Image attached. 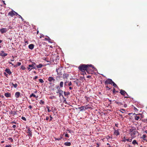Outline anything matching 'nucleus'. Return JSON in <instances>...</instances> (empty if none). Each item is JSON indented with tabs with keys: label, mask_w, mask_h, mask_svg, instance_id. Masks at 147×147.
I'll list each match as a JSON object with an SVG mask.
<instances>
[{
	"label": "nucleus",
	"mask_w": 147,
	"mask_h": 147,
	"mask_svg": "<svg viewBox=\"0 0 147 147\" xmlns=\"http://www.w3.org/2000/svg\"><path fill=\"white\" fill-rule=\"evenodd\" d=\"M90 68H92V69L94 68V67L91 64H82L80 65L78 67V68L80 71L82 72H84L86 71L88 73L89 70L90 69Z\"/></svg>",
	"instance_id": "f257e3e1"
},
{
	"label": "nucleus",
	"mask_w": 147,
	"mask_h": 147,
	"mask_svg": "<svg viewBox=\"0 0 147 147\" xmlns=\"http://www.w3.org/2000/svg\"><path fill=\"white\" fill-rule=\"evenodd\" d=\"M129 133L130 134L131 138L132 139L136 137V134L138 133L136 128L134 127H132L129 129Z\"/></svg>",
	"instance_id": "f03ea898"
},
{
	"label": "nucleus",
	"mask_w": 147,
	"mask_h": 147,
	"mask_svg": "<svg viewBox=\"0 0 147 147\" xmlns=\"http://www.w3.org/2000/svg\"><path fill=\"white\" fill-rule=\"evenodd\" d=\"M63 67H59L56 69V71L57 72V75H59L60 76L62 75V73L61 71Z\"/></svg>",
	"instance_id": "7ed1b4c3"
},
{
	"label": "nucleus",
	"mask_w": 147,
	"mask_h": 147,
	"mask_svg": "<svg viewBox=\"0 0 147 147\" xmlns=\"http://www.w3.org/2000/svg\"><path fill=\"white\" fill-rule=\"evenodd\" d=\"M132 139H129L127 137L124 136L123 138L121 141L123 142H125L126 141H128L129 142H131L132 141Z\"/></svg>",
	"instance_id": "20e7f679"
},
{
	"label": "nucleus",
	"mask_w": 147,
	"mask_h": 147,
	"mask_svg": "<svg viewBox=\"0 0 147 147\" xmlns=\"http://www.w3.org/2000/svg\"><path fill=\"white\" fill-rule=\"evenodd\" d=\"M48 80L50 82V84L55 83V79L53 77L51 76L49 77Z\"/></svg>",
	"instance_id": "39448f33"
},
{
	"label": "nucleus",
	"mask_w": 147,
	"mask_h": 147,
	"mask_svg": "<svg viewBox=\"0 0 147 147\" xmlns=\"http://www.w3.org/2000/svg\"><path fill=\"white\" fill-rule=\"evenodd\" d=\"M113 82V81L111 79H108L105 81V83L106 84H112Z\"/></svg>",
	"instance_id": "423d86ee"
},
{
	"label": "nucleus",
	"mask_w": 147,
	"mask_h": 147,
	"mask_svg": "<svg viewBox=\"0 0 147 147\" xmlns=\"http://www.w3.org/2000/svg\"><path fill=\"white\" fill-rule=\"evenodd\" d=\"M8 29H7L6 28H2L0 29V31L2 34H3L6 32Z\"/></svg>",
	"instance_id": "0eeeda50"
},
{
	"label": "nucleus",
	"mask_w": 147,
	"mask_h": 147,
	"mask_svg": "<svg viewBox=\"0 0 147 147\" xmlns=\"http://www.w3.org/2000/svg\"><path fill=\"white\" fill-rule=\"evenodd\" d=\"M14 12L15 11L12 10L11 11L9 12L8 13V15L9 16H10L11 17H13V16L15 15Z\"/></svg>",
	"instance_id": "6e6552de"
},
{
	"label": "nucleus",
	"mask_w": 147,
	"mask_h": 147,
	"mask_svg": "<svg viewBox=\"0 0 147 147\" xmlns=\"http://www.w3.org/2000/svg\"><path fill=\"white\" fill-rule=\"evenodd\" d=\"M114 135L116 136H117L119 135V130H115L114 131Z\"/></svg>",
	"instance_id": "1a4fd4ad"
},
{
	"label": "nucleus",
	"mask_w": 147,
	"mask_h": 147,
	"mask_svg": "<svg viewBox=\"0 0 147 147\" xmlns=\"http://www.w3.org/2000/svg\"><path fill=\"white\" fill-rule=\"evenodd\" d=\"M113 101L116 104H117L119 105L120 106L121 105H123V103L120 102H119V101H117V100H114Z\"/></svg>",
	"instance_id": "9d476101"
},
{
	"label": "nucleus",
	"mask_w": 147,
	"mask_h": 147,
	"mask_svg": "<svg viewBox=\"0 0 147 147\" xmlns=\"http://www.w3.org/2000/svg\"><path fill=\"white\" fill-rule=\"evenodd\" d=\"M20 93L19 92H16L15 94V96L16 98H18L21 97L20 95Z\"/></svg>",
	"instance_id": "9b49d317"
},
{
	"label": "nucleus",
	"mask_w": 147,
	"mask_h": 147,
	"mask_svg": "<svg viewBox=\"0 0 147 147\" xmlns=\"http://www.w3.org/2000/svg\"><path fill=\"white\" fill-rule=\"evenodd\" d=\"M121 95L125 96L126 92L124 90L121 89L120 92Z\"/></svg>",
	"instance_id": "f8f14e48"
},
{
	"label": "nucleus",
	"mask_w": 147,
	"mask_h": 147,
	"mask_svg": "<svg viewBox=\"0 0 147 147\" xmlns=\"http://www.w3.org/2000/svg\"><path fill=\"white\" fill-rule=\"evenodd\" d=\"M63 92L62 90H58V93L59 94V96H61L63 98H64V97L63 96V95L62 94L63 93Z\"/></svg>",
	"instance_id": "ddd939ff"
},
{
	"label": "nucleus",
	"mask_w": 147,
	"mask_h": 147,
	"mask_svg": "<svg viewBox=\"0 0 147 147\" xmlns=\"http://www.w3.org/2000/svg\"><path fill=\"white\" fill-rule=\"evenodd\" d=\"M27 133L28 134L29 136H32V133L31 131L30 130V128H28V129Z\"/></svg>",
	"instance_id": "4468645a"
},
{
	"label": "nucleus",
	"mask_w": 147,
	"mask_h": 147,
	"mask_svg": "<svg viewBox=\"0 0 147 147\" xmlns=\"http://www.w3.org/2000/svg\"><path fill=\"white\" fill-rule=\"evenodd\" d=\"M68 76L69 75L67 74H63V78L64 79L65 78L67 79Z\"/></svg>",
	"instance_id": "2eb2a0df"
},
{
	"label": "nucleus",
	"mask_w": 147,
	"mask_h": 147,
	"mask_svg": "<svg viewBox=\"0 0 147 147\" xmlns=\"http://www.w3.org/2000/svg\"><path fill=\"white\" fill-rule=\"evenodd\" d=\"M5 72L9 75H10L11 74V72L9 69L6 68L5 70Z\"/></svg>",
	"instance_id": "dca6fc26"
},
{
	"label": "nucleus",
	"mask_w": 147,
	"mask_h": 147,
	"mask_svg": "<svg viewBox=\"0 0 147 147\" xmlns=\"http://www.w3.org/2000/svg\"><path fill=\"white\" fill-rule=\"evenodd\" d=\"M34 45L32 44L28 46V48L30 49H32L34 48Z\"/></svg>",
	"instance_id": "f3484780"
},
{
	"label": "nucleus",
	"mask_w": 147,
	"mask_h": 147,
	"mask_svg": "<svg viewBox=\"0 0 147 147\" xmlns=\"http://www.w3.org/2000/svg\"><path fill=\"white\" fill-rule=\"evenodd\" d=\"M32 96L36 98H37L38 97V96H36L35 94H34L33 93H32L30 95V98H31Z\"/></svg>",
	"instance_id": "a211bd4d"
},
{
	"label": "nucleus",
	"mask_w": 147,
	"mask_h": 147,
	"mask_svg": "<svg viewBox=\"0 0 147 147\" xmlns=\"http://www.w3.org/2000/svg\"><path fill=\"white\" fill-rule=\"evenodd\" d=\"M11 95V94L9 93H6L5 94V96L7 98L10 97Z\"/></svg>",
	"instance_id": "6ab92c4d"
},
{
	"label": "nucleus",
	"mask_w": 147,
	"mask_h": 147,
	"mask_svg": "<svg viewBox=\"0 0 147 147\" xmlns=\"http://www.w3.org/2000/svg\"><path fill=\"white\" fill-rule=\"evenodd\" d=\"M8 54L6 53H0V56L2 57H5L7 56Z\"/></svg>",
	"instance_id": "aec40b11"
},
{
	"label": "nucleus",
	"mask_w": 147,
	"mask_h": 147,
	"mask_svg": "<svg viewBox=\"0 0 147 147\" xmlns=\"http://www.w3.org/2000/svg\"><path fill=\"white\" fill-rule=\"evenodd\" d=\"M132 144L134 145H135V144H137V145H138V143L137 142L136 140H134L132 142Z\"/></svg>",
	"instance_id": "412c9836"
},
{
	"label": "nucleus",
	"mask_w": 147,
	"mask_h": 147,
	"mask_svg": "<svg viewBox=\"0 0 147 147\" xmlns=\"http://www.w3.org/2000/svg\"><path fill=\"white\" fill-rule=\"evenodd\" d=\"M64 145L66 146H70L71 143L70 142H66L64 143Z\"/></svg>",
	"instance_id": "4be33fe9"
},
{
	"label": "nucleus",
	"mask_w": 147,
	"mask_h": 147,
	"mask_svg": "<svg viewBox=\"0 0 147 147\" xmlns=\"http://www.w3.org/2000/svg\"><path fill=\"white\" fill-rule=\"evenodd\" d=\"M146 136V134H143L141 137V138L143 139L144 140H146V139H145Z\"/></svg>",
	"instance_id": "5701e85b"
},
{
	"label": "nucleus",
	"mask_w": 147,
	"mask_h": 147,
	"mask_svg": "<svg viewBox=\"0 0 147 147\" xmlns=\"http://www.w3.org/2000/svg\"><path fill=\"white\" fill-rule=\"evenodd\" d=\"M43 66V65L42 64H40L39 65L36 66V67L37 68H41Z\"/></svg>",
	"instance_id": "b1692460"
},
{
	"label": "nucleus",
	"mask_w": 147,
	"mask_h": 147,
	"mask_svg": "<svg viewBox=\"0 0 147 147\" xmlns=\"http://www.w3.org/2000/svg\"><path fill=\"white\" fill-rule=\"evenodd\" d=\"M79 109H80V111H82L84 109V106H81L80 107L78 108Z\"/></svg>",
	"instance_id": "393cba45"
},
{
	"label": "nucleus",
	"mask_w": 147,
	"mask_h": 147,
	"mask_svg": "<svg viewBox=\"0 0 147 147\" xmlns=\"http://www.w3.org/2000/svg\"><path fill=\"white\" fill-rule=\"evenodd\" d=\"M140 119V117L139 116L136 115L135 117V120H138Z\"/></svg>",
	"instance_id": "a878e982"
},
{
	"label": "nucleus",
	"mask_w": 147,
	"mask_h": 147,
	"mask_svg": "<svg viewBox=\"0 0 147 147\" xmlns=\"http://www.w3.org/2000/svg\"><path fill=\"white\" fill-rule=\"evenodd\" d=\"M63 82H60V86L61 88L63 87Z\"/></svg>",
	"instance_id": "bb28decb"
},
{
	"label": "nucleus",
	"mask_w": 147,
	"mask_h": 147,
	"mask_svg": "<svg viewBox=\"0 0 147 147\" xmlns=\"http://www.w3.org/2000/svg\"><path fill=\"white\" fill-rule=\"evenodd\" d=\"M64 93L65 96L70 94V93L69 92H64Z\"/></svg>",
	"instance_id": "cd10ccee"
},
{
	"label": "nucleus",
	"mask_w": 147,
	"mask_h": 147,
	"mask_svg": "<svg viewBox=\"0 0 147 147\" xmlns=\"http://www.w3.org/2000/svg\"><path fill=\"white\" fill-rule=\"evenodd\" d=\"M29 65V67H31L32 68V69L33 68V69H36V67L35 66H34L32 64L29 65Z\"/></svg>",
	"instance_id": "c85d7f7f"
},
{
	"label": "nucleus",
	"mask_w": 147,
	"mask_h": 147,
	"mask_svg": "<svg viewBox=\"0 0 147 147\" xmlns=\"http://www.w3.org/2000/svg\"><path fill=\"white\" fill-rule=\"evenodd\" d=\"M11 85L13 86L15 88H16L17 87L18 85L17 84H14L12 83H11Z\"/></svg>",
	"instance_id": "c756f323"
},
{
	"label": "nucleus",
	"mask_w": 147,
	"mask_h": 147,
	"mask_svg": "<svg viewBox=\"0 0 147 147\" xmlns=\"http://www.w3.org/2000/svg\"><path fill=\"white\" fill-rule=\"evenodd\" d=\"M112 84L113 86L115 88L118 87V86L117 85L113 82L112 83Z\"/></svg>",
	"instance_id": "7c9ffc66"
},
{
	"label": "nucleus",
	"mask_w": 147,
	"mask_h": 147,
	"mask_svg": "<svg viewBox=\"0 0 147 147\" xmlns=\"http://www.w3.org/2000/svg\"><path fill=\"white\" fill-rule=\"evenodd\" d=\"M40 103L41 105H43L44 104L45 102L42 100H41L40 102Z\"/></svg>",
	"instance_id": "2f4dec72"
},
{
	"label": "nucleus",
	"mask_w": 147,
	"mask_h": 147,
	"mask_svg": "<svg viewBox=\"0 0 147 147\" xmlns=\"http://www.w3.org/2000/svg\"><path fill=\"white\" fill-rule=\"evenodd\" d=\"M25 69H26L24 65H22L21 66V69H22L23 70H24Z\"/></svg>",
	"instance_id": "473e14b6"
},
{
	"label": "nucleus",
	"mask_w": 147,
	"mask_h": 147,
	"mask_svg": "<svg viewBox=\"0 0 147 147\" xmlns=\"http://www.w3.org/2000/svg\"><path fill=\"white\" fill-rule=\"evenodd\" d=\"M8 140H10L11 142H13V139L11 138H10H10H8Z\"/></svg>",
	"instance_id": "72a5a7b5"
},
{
	"label": "nucleus",
	"mask_w": 147,
	"mask_h": 147,
	"mask_svg": "<svg viewBox=\"0 0 147 147\" xmlns=\"http://www.w3.org/2000/svg\"><path fill=\"white\" fill-rule=\"evenodd\" d=\"M39 82L41 83H43L44 82V81L42 79H39Z\"/></svg>",
	"instance_id": "f704fd0d"
},
{
	"label": "nucleus",
	"mask_w": 147,
	"mask_h": 147,
	"mask_svg": "<svg viewBox=\"0 0 147 147\" xmlns=\"http://www.w3.org/2000/svg\"><path fill=\"white\" fill-rule=\"evenodd\" d=\"M19 18H20L22 20V21H23L24 20V19L22 17V16L20 15H18Z\"/></svg>",
	"instance_id": "c9c22d12"
},
{
	"label": "nucleus",
	"mask_w": 147,
	"mask_h": 147,
	"mask_svg": "<svg viewBox=\"0 0 147 147\" xmlns=\"http://www.w3.org/2000/svg\"><path fill=\"white\" fill-rule=\"evenodd\" d=\"M21 119L22 120H24V121H26V118L25 117H21Z\"/></svg>",
	"instance_id": "e433bc0d"
},
{
	"label": "nucleus",
	"mask_w": 147,
	"mask_h": 147,
	"mask_svg": "<svg viewBox=\"0 0 147 147\" xmlns=\"http://www.w3.org/2000/svg\"><path fill=\"white\" fill-rule=\"evenodd\" d=\"M63 99H64V101H63V102H64L65 104H67V102L66 100V98H63Z\"/></svg>",
	"instance_id": "4c0bfd02"
},
{
	"label": "nucleus",
	"mask_w": 147,
	"mask_h": 147,
	"mask_svg": "<svg viewBox=\"0 0 147 147\" xmlns=\"http://www.w3.org/2000/svg\"><path fill=\"white\" fill-rule=\"evenodd\" d=\"M125 111V110L124 109H121L120 110V112H121V113H123L124 112H123V111Z\"/></svg>",
	"instance_id": "58836bf2"
},
{
	"label": "nucleus",
	"mask_w": 147,
	"mask_h": 147,
	"mask_svg": "<svg viewBox=\"0 0 147 147\" xmlns=\"http://www.w3.org/2000/svg\"><path fill=\"white\" fill-rule=\"evenodd\" d=\"M47 111L49 112H50L51 111V110H49V107L48 106L47 107Z\"/></svg>",
	"instance_id": "ea45409f"
},
{
	"label": "nucleus",
	"mask_w": 147,
	"mask_h": 147,
	"mask_svg": "<svg viewBox=\"0 0 147 147\" xmlns=\"http://www.w3.org/2000/svg\"><path fill=\"white\" fill-rule=\"evenodd\" d=\"M21 63L20 62H18L17 63V66H19L21 65Z\"/></svg>",
	"instance_id": "a19ab883"
},
{
	"label": "nucleus",
	"mask_w": 147,
	"mask_h": 147,
	"mask_svg": "<svg viewBox=\"0 0 147 147\" xmlns=\"http://www.w3.org/2000/svg\"><path fill=\"white\" fill-rule=\"evenodd\" d=\"M50 119L49 120V121H51L52 120L53 118V117L51 116V115H50Z\"/></svg>",
	"instance_id": "79ce46f5"
},
{
	"label": "nucleus",
	"mask_w": 147,
	"mask_h": 147,
	"mask_svg": "<svg viewBox=\"0 0 147 147\" xmlns=\"http://www.w3.org/2000/svg\"><path fill=\"white\" fill-rule=\"evenodd\" d=\"M71 85H72V83H71V82H70L69 83H68V86H70Z\"/></svg>",
	"instance_id": "37998d69"
},
{
	"label": "nucleus",
	"mask_w": 147,
	"mask_h": 147,
	"mask_svg": "<svg viewBox=\"0 0 147 147\" xmlns=\"http://www.w3.org/2000/svg\"><path fill=\"white\" fill-rule=\"evenodd\" d=\"M115 88H113V94H114L115 93Z\"/></svg>",
	"instance_id": "c03bdc74"
},
{
	"label": "nucleus",
	"mask_w": 147,
	"mask_h": 147,
	"mask_svg": "<svg viewBox=\"0 0 147 147\" xmlns=\"http://www.w3.org/2000/svg\"><path fill=\"white\" fill-rule=\"evenodd\" d=\"M65 137H67V138L69 137V136L68 134H65Z\"/></svg>",
	"instance_id": "a18cd8bd"
},
{
	"label": "nucleus",
	"mask_w": 147,
	"mask_h": 147,
	"mask_svg": "<svg viewBox=\"0 0 147 147\" xmlns=\"http://www.w3.org/2000/svg\"><path fill=\"white\" fill-rule=\"evenodd\" d=\"M4 74L5 76L7 77L8 78V75L6 73L4 72Z\"/></svg>",
	"instance_id": "49530a36"
},
{
	"label": "nucleus",
	"mask_w": 147,
	"mask_h": 147,
	"mask_svg": "<svg viewBox=\"0 0 147 147\" xmlns=\"http://www.w3.org/2000/svg\"><path fill=\"white\" fill-rule=\"evenodd\" d=\"M5 147H11V146L10 145H6Z\"/></svg>",
	"instance_id": "de8ad7c7"
},
{
	"label": "nucleus",
	"mask_w": 147,
	"mask_h": 147,
	"mask_svg": "<svg viewBox=\"0 0 147 147\" xmlns=\"http://www.w3.org/2000/svg\"><path fill=\"white\" fill-rule=\"evenodd\" d=\"M38 78V76H36L33 79H34V80H36Z\"/></svg>",
	"instance_id": "09e8293b"
},
{
	"label": "nucleus",
	"mask_w": 147,
	"mask_h": 147,
	"mask_svg": "<svg viewBox=\"0 0 147 147\" xmlns=\"http://www.w3.org/2000/svg\"><path fill=\"white\" fill-rule=\"evenodd\" d=\"M30 67H29V66L27 67L28 69L29 70V71H30L32 69V68L30 69Z\"/></svg>",
	"instance_id": "8fccbe9b"
},
{
	"label": "nucleus",
	"mask_w": 147,
	"mask_h": 147,
	"mask_svg": "<svg viewBox=\"0 0 147 147\" xmlns=\"http://www.w3.org/2000/svg\"><path fill=\"white\" fill-rule=\"evenodd\" d=\"M91 77V76H87V78H90Z\"/></svg>",
	"instance_id": "3c124183"
},
{
	"label": "nucleus",
	"mask_w": 147,
	"mask_h": 147,
	"mask_svg": "<svg viewBox=\"0 0 147 147\" xmlns=\"http://www.w3.org/2000/svg\"><path fill=\"white\" fill-rule=\"evenodd\" d=\"M11 124H13V123H14V124H16V122L15 121H12L11 122Z\"/></svg>",
	"instance_id": "603ef678"
},
{
	"label": "nucleus",
	"mask_w": 147,
	"mask_h": 147,
	"mask_svg": "<svg viewBox=\"0 0 147 147\" xmlns=\"http://www.w3.org/2000/svg\"><path fill=\"white\" fill-rule=\"evenodd\" d=\"M127 105L126 104H125L123 106L124 107H127Z\"/></svg>",
	"instance_id": "864d4df0"
},
{
	"label": "nucleus",
	"mask_w": 147,
	"mask_h": 147,
	"mask_svg": "<svg viewBox=\"0 0 147 147\" xmlns=\"http://www.w3.org/2000/svg\"><path fill=\"white\" fill-rule=\"evenodd\" d=\"M67 131L68 132V133H71V131L69 130V129H67Z\"/></svg>",
	"instance_id": "5fc2aeb1"
},
{
	"label": "nucleus",
	"mask_w": 147,
	"mask_h": 147,
	"mask_svg": "<svg viewBox=\"0 0 147 147\" xmlns=\"http://www.w3.org/2000/svg\"><path fill=\"white\" fill-rule=\"evenodd\" d=\"M85 98H86V99L87 100V101L88 102V98L86 96H85Z\"/></svg>",
	"instance_id": "6e6d98bb"
},
{
	"label": "nucleus",
	"mask_w": 147,
	"mask_h": 147,
	"mask_svg": "<svg viewBox=\"0 0 147 147\" xmlns=\"http://www.w3.org/2000/svg\"><path fill=\"white\" fill-rule=\"evenodd\" d=\"M32 106L30 105H29L28 107V108L30 109L32 108Z\"/></svg>",
	"instance_id": "4d7b16f0"
},
{
	"label": "nucleus",
	"mask_w": 147,
	"mask_h": 147,
	"mask_svg": "<svg viewBox=\"0 0 147 147\" xmlns=\"http://www.w3.org/2000/svg\"><path fill=\"white\" fill-rule=\"evenodd\" d=\"M16 125H13L12 126V127L14 128H16Z\"/></svg>",
	"instance_id": "13d9d810"
},
{
	"label": "nucleus",
	"mask_w": 147,
	"mask_h": 147,
	"mask_svg": "<svg viewBox=\"0 0 147 147\" xmlns=\"http://www.w3.org/2000/svg\"><path fill=\"white\" fill-rule=\"evenodd\" d=\"M32 64L34 66H35V65H36V63L34 62Z\"/></svg>",
	"instance_id": "bf43d9fd"
},
{
	"label": "nucleus",
	"mask_w": 147,
	"mask_h": 147,
	"mask_svg": "<svg viewBox=\"0 0 147 147\" xmlns=\"http://www.w3.org/2000/svg\"><path fill=\"white\" fill-rule=\"evenodd\" d=\"M14 13H15V14H16V15L17 16L18 15H18H19L15 11L14 12Z\"/></svg>",
	"instance_id": "052dcab7"
},
{
	"label": "nucleus",
	"mask_w": 147,
	"mask_h": 147,
	"mask_svg": "<svg viewBox=\"0 0 147 147\" xmlns=\"http://www.w3.org/2000/svg\"><path fill=\"white\" fill-rule=\"evenodd\" d=\"M9 63L10 64H11V65H13H13H14L13 64V63H11V62H9Z\"/></svg>",
	"instance_id": "680f3d73"
},
{
	"label": "nucleus",
	"mask_w": 147,
	"mask_h": 147,
	"mask_svg": "<svg viewBox=\"0 0 147 147\" xmlns=\"http://www.w3.org/2000/svg\"><path fill=\"white\" fill-rule=\"evenodd\" d=\"M68 82L67 81H66L65 82V83H64V85L65 86H66L67 85V83Z\"/></svg>",
	"instance_id": "e2e57ef3"
},
{
	"label": "nucleus",
	"mask_w": 147,
	"mask_h": 147,
	"mask_svg": "<svg viewBox=\"0 0 147 147\" xmlns=\"http://www.w3.org/2000/svg\"><path fill=\"white\" fill-rule=\"evenodd\" d=\"M96 144H97V146H96V147H99V144L98 143H97Z\"/></svg>",
	"instance_id": "0e129e2a"
},
{
	"label": "nucleus",
	"mask_w": 147,
	"mask_h": 147,
	"mask_svg": "<svg viewBox=\"0 0 147 147\" xmlns=\"http://www.w3.org/2000/svg\"><path fill=\"white\" fill-rule=\"evenodd\" d=\"M49 119V117H46V120H48Z\"/></svg>",
	"instance_id": "69168bd1"
},
{
	"label": "nucleus",
	"mask_w": 147,
	"mask_h": 147,
	"mask_svg": "<svg viewBox=\"0 0 147 147\" xmlns=\"http://www.w3.org/2000/svg\"><path fill=\"white\" fill-rule=\"evenodd\" d=\"M106 88H107V89H108V90H110V88H109V87H108V86H106Z\"/></svg>",
	"instance_id": "338daca9"
},
{
	"label": "nucleus",
	"mask_w": 147,
	"mask_h": 147,
	"mask_svg": "<svg viewBox=\"0 0 147 147\" xmlns=\"http://www.w3.org/2000/svg\"><path fill=\"white\" fill-rule=\"evenodd\" d=\"M62 138H57V140H61V139Z\"/></svg>",
	"instance_id": "774afa93"
}]
</instances>
